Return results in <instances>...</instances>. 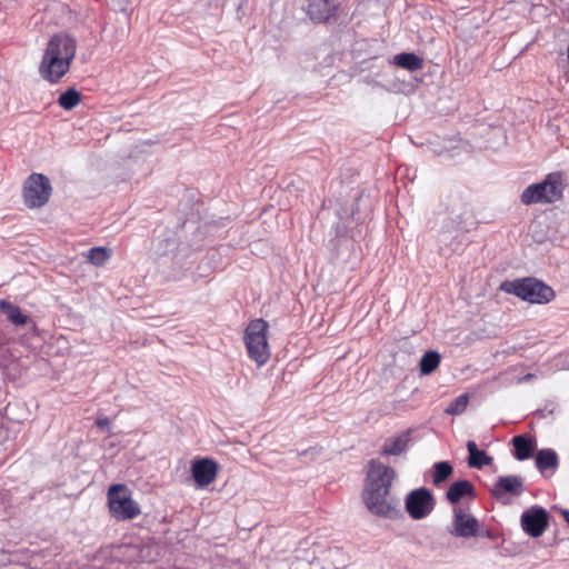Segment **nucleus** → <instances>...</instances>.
Instances as JSON below:
<instances>
[{"label":"nucleus","instance_id":"obj_2","mask_svg":"<svg viewBox=\"0 0 569 569\" xmlns=\"http://www.w3.org/2000/svg\"><path fill=\"white\" fill-rule=\"evenodd\" d=\"M77 42L66 33L54 34L48 42L39 73L51 83L59 81L70 69L76 57Z\"/></svg>","mask_w":569,"mask_h":569},{"label":"nucleus","instance_id":"obj_14","mask_svg":"<svg viewBox=\"0 0 569 569\" xmlns=\"http://www.w3.org/2000/svg\"><path fill=\"white\" fill-rule=\"evenodd\" d=\"M465 496H473V485L465 479L451 483L446 492V498L453 505L458 503Z\"/></svg>","mask_w":569,"mask_h":569},{"label":"nucleus","instance_id":"obj_28","mask_svg":"<svg viewBox=\"0 0 569 569\" xmlns=\"http://www.w3.org/2000/svg\"><path fill=\"white\" fill-rule=\"evenodd\" d=\"M109 423L110 422L107 417L99 418V419H97V422H96V425L101 429L109 427Z\"/></svg>","mask_w":569,"mask_h":569},{"label":"nucleus","instance_id":"obj_11","mask_svg":"<svg viewBox=\"0 0 569 569\" xmlns=\"http://www.w3.org/2000/svg\"><path fill=\"white\" fill-rule=\"evenodd\" d=\"M192 478L199 488L211 485L218 475V465L209 458L194 460L191 466Z\"/></svg>","mask_w":569,"mask_h":569},{"label":"nucleus","instance_id":"obj_25","mask_svg":"<svg viewBox=\"0 0 569 569\" xmlns=\"http://www.w3.org/2000/svg\"><path fill=\"white\" fill-rule=\"evenodd\" d=\"M468 401V395H460L450 402V405L446 409V412L449 415H460L466 410Z\"/></svg>","mask_w":569,"mask_h":569},{"label":"nucleus","instance_id":"obj_19","mask_svg":"<svg viewBox=\"0 0 569 569\" xmlns=\"http://www.w3.org/2000/svg\"><path fill=\"white\" fill-rule=\"evenodd\" d=\"M393 63L408 71H418L423 67V60L415 53H399L393 57Z\"/></svg>","mask_w":569,"mask_h":569},{"label":"nucleus","instance_id":"obj_20","mask_svg":"<svg viewBox=\"0 0 569 569\" xmlns=\"http://www.w3.org/2000/svg\"><path fill=\"white\" fill-rule=\"evenodd\" d=\"M512 445L515 448L513 455L516 459L522 461L531 457L533 451V442L526 436L520 435L513 437Z\"/></svg>","mask_w":569,"mask_h":569},{"label":"nucleus","instance_id":"obj_30","mask_svg":"<svg viewBox=\"0 0 569 569\" xmlns=\"http://www.w3.org/2000/svg\"><path fill=\"white\" fill-rule=\"evenodd\" d=\"M532 378H533V375H532V373H528V375L523 376V377L520 379V381H528V380H530V379H532Z\"/></svg>","mask_w":569,"mask_h":569},{"label":"nucleus","instance_id":"obj_24","mask_svg":"<svg viewBox=\"0 0 569 569\" xmlns=\"http://www.w3.org/2000/svg\"><path fill=\"white\" fill-rule=\"evenodd\" d=\"M110 257L111 251L103 247L91 248L88 252L89 261L97 267L103 266Z\"/></svg>","mask_w":569,"mask_h":569},{"label":"nucleus","instance_id":"obj_9","mask_svg":"<svg viewBox=\"0 0 569 569\" xmlns=\"http://www.w3.org/2000/svg\"><path fill=\"white\" fill-rule=\"evenodd\" d=\"M522 530L533 538L540 537L548 527L549 516L546 509L533 506L521 515Z\"/></svg>","mask_w":569,"mask_h":569},{"label":"nucleus","instance_id":"obj_5","mask_svg":"<svg viewBox=\"0 0 569 569\" xmlns=\"http://www.w3.org/2000/svg\"><path fill=\"white\" fill-rule=\"evenodd\" d=\"M562 190L560 177L551 173L543 181L528 186L521 193V202L527 206L552 203L561 199Z\"/></svg>","mask_w":569,"mask_h":569},{"label":"nucleus","instance_id":"obj_8","mask_svg":"<svg viewBox=\"0 0 569 569\" xmlns=\"http://www.w3.org/2000/svg\"><path fill=\"white\" fill-rule=\"evenodd\" d=\"M435 505L431 491L425 487L410 491L405 500L406 510L415 520L428 517L435 509Z\"/></svg>","mask_w":569,"mask_h":569},{"label":"nucleus","instance_id":"obj_27","mask_svg":"<svg viewBox=\"0 0 569 569\" xmlns=\"http://www.w3.org/2000/svg\"><path fill=\"white\" fill-rule=\"evenodd\" d=\"M108 4L114 11H126L129 6V0H108Z\"/></svg>","mask_w":569,"mask_h":569},{"label":"nucleus","instance_id":"obj_29","mask_svg":"<svg viewBox=\"0 0 569 569\" xmlns=\"http://www.w3.org/2000/svg\"><path fill=\"white\" fill-rule=\"evenodd\" d=\"M561 515L563 517V519L566 520V522L569 525V510H561Z\"/></svg>","mask_w":569,"mask_h":569},{"label":"nucleus","instance_id":"obj_10","mask_svg":"<svg viewBox=\"0 0 569 569\" xmlns=\"http://www.w3.org/2000/svg\"><path fill=\"white\" fill-rule=\"evenodd\" d=\"M479 522L476 517L467 513L461 508H455L452 523L449 533L459 538H472L478 535Z\"/></svg>","mask_w":569,"mask_h":569},{"label":"nucleus","instance_id":"obj_4","mask_svg":"<svg viewBox=\"0 0 569 569\" xmlns=\"http://www.w3.org/2000/svg\"><path fill=\"white\" fill-rule=\"evenodd\" d=\"M107 498L109 511L117 520H131L141 512L138 502L132 499L131 491L126 485L116 483L110 486Z\"/></svg>","mask_w":569,"mask_h":569},{"label":"nucleus","instance_id":"obj_15","mask_svg":"<svg viewBox=\"0 0 569 569\" xmlns=\"http://www.w3.org/2000/svg\"><path fill=\"white\" fill-rule=\"evenodd\" d=\"M558 455L552 449H541L536 455V467L545 473L547 470H556L558 468Z\"/></svg>","mask_w":569,"mask_h":569},{"label":"nucleus","instance_id":"obj_7","mask_svg":"<svg viewBox=\"0 0 569 569\" xmlns=\"http://www.w3.org/2000/svg\"><path fill=\"white\" fill-rule=\"evenodd\" d=\"M49 179L42 173H32L23 186V201L28 208H40L44 206L51 196Z\"/></svg>","mask_w":569,"mask_h":569},{"label":"nucleus","instance_id":"obj_22","mask_svg":"<svg viewBox=\"0 0 569 569\" xmlns=\"http://www.w3.org/2000/svg\"><path fill=\"white\" fill-rule=\"evenodd\" d=\"M440 363V355L437 351H427L420 360V372L422 375H430Z\"/></svg>","mask_w":569,"mask_h":569},{"label":"nucleus","instance_id":"obj_18","mask_svg":"<svg viewBox=\"0 0 569 569\" xmlns=\"http://www.w3.org/2000/svg\"><path fill=\"white\" fill-rule=\"evenodd\" d=\"M409 443V432H403L396 438L388 439L382 448L385 456H398L402 453Z\"/></svg>","mask_w":569,"mask_h":569},{"label":"nucleus","instance_id":"obj_17","mask_svg":"<svg viewBox=\"0 0 569 569\" xmlns=\"http://www.w3.org/2000/svg\"><path fill=\"white\" fill-rule=\"evenodd\" d=\"M0 311L7 316L11 323L18 327L24 326L29 320V317L23 315L17 305L7 300H0Z\"/></svg>","mask_w":569,"mask_h":569},{"label":"nucleus","instance_id":"obj_3","mask_svg":"<svg viewBox=\"0 0 569 569\" xmlns=\"http://www.w3.org/2000/svg\"><path fill=\"white\" fill-rule=\"evenodd\" d=\"M501 289L530 303L543 305L555 298L553 289L535 278L506 281L501 284Z\"/></svg>","mask_w":569,"mask_h":569},{"label":"nucleus","instance_id":"obj_13","mask_svg":"<svg viewBox=\"0 0 569 569\" xmlns=\"http://www.w3.org/2000/svg\"><path fill=\"white\" fill-rule=\"evenodd\" d=\"M336 8V0H308L307 14L315 22H323L333 14Z\"/></svg>","mask_w":569,"mask_h":569},{"label":"nucleus","instance_id":"obj_21","mask_svg":"<svg viewBox=\"0 0 569 569\" xmlns=\"http://www.w3.org/2000/svg\"><path fill=\"white\" fill-rule=\"evenodd\" d=\"M453 472V467L448 461L436 462L432 467V482L439 486L446 481Z\"/></svg>","mask_w":569,"mask_h":569},{"label":"nucleus","instance_id":"obj_6","mask_svg":"<svg viewBox=\"0 0 569 569\" xmlns=\"http://www.w3.org/2000/svg\"><path fill=\"white\" fill-rule=\"evenodd\" d=\"M268 322L256 319L249 322L244 331V343L248 353L259 366L264 365L270 358L267 340Z\"/></svg>","mask_w":569,"mask_h":569},{"label":"nucleus","instance_id":"obj_31","mask_svg":"<svg viewBox=\"0 0 569 569\" xmlns=\"http://www.w3.org/2000/svg\"><path fill=\"white\" fill-rule=\"evenodd\" d=\"M462 216H463V212H459L457 223H460V222H461V220H462Z\"/></svg>","mask_w":569,"mask_h":569},{"label":"nucleus","instance_id":"obj_26","mask_svg":"<svg viewBox=\"0 0 569 569\" xmlns=\"http://www.w3.org/2000/svg\"><path fill=\"white\" fill-rule=\"evenodd\" d=\"M328 558L336 566L337 569H343L348 566V557L339 548H332L328 551Z\"/></svg>","mask_w":569,"mask_h":569},{"label":"nucleus","instance_id":"obj_23","mask_svg":"<svg viewBox=\"0 0 569 569\" xmlns=\"http://www.w3.org/2000/svg\"><path fill=\"white\" fill-rule=\"evenodd\" d=\"M79 102L80 93L73 88L64 91L58 99L59 106L64 110H72L76 106L79 104Z\"/></svg>","mask_w":569,"mask_h":569},{"label":"nucleus","instance_id":"obj_12","mask_svg":"<svg viewBox=\"0 0 569 569\" xmlns=\"http://www.w3.org/2000/svg\"><path fill=\"white\" fill-rule=\"evenodd\" d=\"M523 490V479L520 476H501L497 479L491 493L501 499L506 495L519 497Z\"/></svg>","mask_w":569,"mask_h":569},{"label":"nucleus","instance_id":"obj_1","mask_svg":"<svg viewBox=\"0 0 569 569\" xmlns=\"http://www.w3.org/2000/svg\"><path fill=\"white\" fill-rule=\"evenodd\" d=\"M396 471L383 463L371 460L362 491L367 509L377 517L392 519L400 513L399 500L390 495Z\"/></svg>","mask_w":569,"mask_h":569},{"label":"nucleus","instance_id":"obj_16","mask_svg":"<svg viewBox=\"0 0 569 569\" xmlns=\"http://www.w3.org/2000/svg\"><path fill=\"white\" fill-rule=\"evenodd\" d=\"M467 450L469 452L468 465L471 468L481 469L492 463V457L483 450H479L475 441L467 442Z\"/></svg>","mask_w":569,"mask_h":569}]
</instances>
